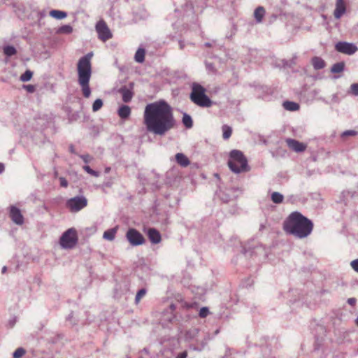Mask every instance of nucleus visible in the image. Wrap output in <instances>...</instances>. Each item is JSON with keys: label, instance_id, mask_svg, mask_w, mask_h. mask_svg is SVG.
I'll use <instances>...</instances> for the list:
<instances>
[{"label": "nucleus", "instance_id": "obj_1", "mask_svg": "<svg viewBox=\"0 0 358 358\" xmlns=\"http://www.w3.org/2000/svg\"><path fill=\"white\" fill-rule=\"evenodd\" d=\"M143 120L147 131L157 136L165 135L176 126L172 107L162 99L146 105Z\"/></svg>", "mask_w": 358, "mask_h": 358}, {"label": "nucleus", "instance_id": "obj_2", "mask_svg": "<svg viewBox=\"0 0 358 358\" xmlns=\"http://www.w3.org/2000/svg\"><path fill=\"white\" fill-rule=\"evenodd\" d=\"M283 230L295 238L303 239L313 231V222L298 211L292 212L283 222Z\"/></svg>", "mask_w": 358, "mask_h": 358}, {"label": "nucleus", "instance_id": "obj_3", "mask_svg": "<svg viewBox=\"0 0 358 358\" xmlns=\"http://www.w3.org/2000/svg\"><path fill=\"white\" fill-rule=\"evenodd\" d=\"M92 55V52L87 53L80 58L77 64L78 83L85 98H89L91 95L89 83L92 76L91 59Z\"/></svg>", "mask_w": 358, "mask_h": 358}, {"label": "nucleus", "instance_id": "obj_4", "mask_svg": "<svg viewBox=\"0 0 358 358\" xmlns=\"http://www.w3.org/2000/svg\"><path fill=\"white\" fill-rule=\"evenodd\" d=\"M228 166L234 173L246 172L250 170L246 157L243 152L238 150H233L230 152Z\"/></svg>", "mask_w": 358, "mask_h": 358}, {"label": "nucleus", "instance_id": "obj_5", "mask_svg": "<svg viewBox=\"0 0 358 358\" xmlns=\"http://www.w3.org/2000/svg\"><path fill=\"white\" fill-rule=\"evenodd\" d=\"M190 99L200 107L209 108L213 105V101L206 94V89L197 83H194L192 85Z\"/></svg>", "mask_w": 358, "mask_h": 358}, {"label": "nucleus", "instance_id": "obj_6", "mask_svg": "<svg viewBox=\"0 0 358 358\" xmlns=\"http://www.w3.org/2000/svg\"><path fill=\"white\" fill-rule=\"evenodd\" d=\"M175 8L174 15L176 17L181 16L182 20L186 22L194 20V10L189 3V0H173Z\"/></svg>", "mask_w": 358, "mask_h": 358}, {"label": "nucleus", "instance_id": "obj_7", "mask_svg": "<svg viewBox=\"0 0 358 358\" xmlns=\"http://www.w3.org/2000/svg\"><path fill=\"white\" fill-rule=\"evenodd\" d=\"M61 246L64 249H71L76 246L78 243L76 231L73 229H69L61 236L59 241Z\"/></svg>", "mask_w": 358, "mask_h": 358}, {"label": "nucleus", "instance_id": "obj_8", "mask_svg": "<svg viewBox=\"0 0 358 358\" xmlns=\"http://www.w3.org/2000/svg\"><path fill=\"white\" fill-rule=\"evenodd\" d=\"M87 205V199L84 196H77L66 201V207L71 212H78Z\"/></svg>", "mask_w": 358, "mask_h": 358}, {"label": "nucleus", "instance_id": "obj_9", "mask_svg": "<svg viewBox=\"0 0 358 358\" xmlns=\"http://www.w3.org/2000/svg\"><path fill=\"white\" fill-rule=\"evenodd\" d=\"M126 238L132 246H138L145 243L143 236L136 229L130 228L126 233Z\"/></svg>", "mask_w": 358, "mask_h": 358}, {"label": "nucleus", "instance_id": "obj_10", "mask_svg": "<svg viewBox=\"0 0 358 358\" xmlns=\"http://www.w3.org/2000/svg\"><path fill=\"white\" fill-rule=\"evenodd\" d=\"M96 31L98 34V37L100 40L105 42L112 38L113 35L103 20H99L95 26Z\"/></svg>", "mask_w": 358, "mask_h": 358}, {"label": "nucleus", "instance_id": "obj_11", "mask_svg": "<svg viewBox=\"0 0 358 358\" xmlns=\"http://www.w3.org/2000/svg\"><path fill=\"white\" fill-rule=\"evenodd\" d=\"M335 49L339 52L348 55H352L358 50V48L355 44L344 41H340L336 43Z\"/></svg>", "mask_w": 358, "mask_h": 358}, {"label": "nucleus", "instance_id": "obj_12", "mask_svg": "<svg viewBox=\"0 0 358 358\" xmlns=\"http://www.w3.org/2000/svg\"><path fill=\"white\" fill-rule=\"evenodd\" d=\"M134 83H130L129 86L123 85L119 90V93L122 95V101L125 103H129L132 99L134 96L133 92Z\"/></svg>", "mask_w": 358, "mask_h": 358}, {"label": "nucleus", "instance_id": "obj_13", "mask_svg": "<svg viewBox=\"0 0 358 358\" xmlns=\"http://www.w3.org/2000/svg\"><path fill=\"white\" fill-rule=\"evenodd\" d=\"M9 215L10 219L15 224L22 225L24 223L23 215H22L20 210L16 206H11L10 207Z\"/></svg>", "mask_w": 358, "mask_h": 358}, {"label": "nucleus", "instance_id": "obj_14", "mask_svg": "<svg viewBox=\"0 0 358 358\" xmlns=\"http://www.w3.org/2000/svg\"><path fill=\"white\" fill-rule=\"evenodd\" d=\"M286 143L288 147L296 152H301L306 148V145L295 139L287 138Z\"/></svg>", "mask_w": 358, "mask_h": 358}, {"label": "nucleus", "instance_id": "obj_15", "mask_svg": "<svg viewBox=\"0 0 358 358\" xmlns=\"http://www.w3.org/2000/svg\"><path fill=\"white\" fill-rule=\"evenodd\" d=\"M147 235L150 242L153 244H157L162 240L160 233L155 228H149L147 231Z\"/></svg>", "mask_w": 358, "mask_h": 358}, {"label": "nucleus", "instance_id": "obj_16", "mask_svg": "<svg viewBox=\"0 0 358 358\" xmlns=\"http://www.w3.org/2000/svg\"><path fill=\"white\" fill-rule=\"evenodd\" d=\"M345 4L344 0H336V8L334 10V17L336 19L341 17L345 13Z\"/></svg>", "mask_w": 358, "mask_h": 358}, {"label": "nucleus", "instance_id": "obj_17", "mask_svg": "<svg viewBox=\"0 0 358 358\" xmlns=\"http://www.w3.org/2000/svg\"><path fill=\"white\" fill-rule=\"evenodd\" d=\"M176 162L182 167H187L190 164L189 159L183 153H177L176 155Z\"/></svg>", "mask_w": 358, "mask_h": 358}, {"label": "nucleus", "instance_id": "obj_18", "mask_svg": "<svg viewBox=\"0 0 358 358\" xmlns=\"http://www.w3.org/2000/svg\"><path fill=\"white\" fill-rule=\"evenodd\" d=\"M117 114L122 119H127L131 114V108L129 106L122 105L117 110Z\"/></svg>", "mask_w": 358, "mask_h": 358}, {"label": "nucleus", "instance_id": "obj_19", "mask_svg": "<svg viewBox=\"0 0 358 358\" xmlns=\"http://www.w3.org/2000/svg\"><path fill=\"white\" fill-rule=\"evenodd\" d=\"M312 65L315 70H320L324 68L325 62L319 57H314L311 60Z\"/></svg>", "mask_w": 358, "mask_h": 358}, {"label": "nucleus", "instance_id": "obj_20", "mask_svg": "<svg viewBox=\"0 0 358 358\" xmlns=\"http://www.w3.org/2000/svg\"><path fill=\"white\" fill-rule=\"evenodd\" d=\"M265 9L262 6H258L254 12V17L257 23H260L262 22L263 17L265 15Z\"/></svg>", "mask_w": 358, "mask_h": 358}, {"label": "nucleus", "instance_id": "obj_21", "mask_svg": "<svg viewBox=\"0 0 358 358\" xmlns=\"http://www.w3.org/2000/svg\"><path fill=\"white\" fill-rule=\"evenodd\" d=\"M282 106L285 110L289 111H296L299 109V105L294 101H285Z\"/></svg>", "mask_w": 358, "mask_h": 358}, {"label": "nucleus", "instance_id": "obj_22", "mask_svg": "<svg viewBox=\"0 0 358 358\" xmlns=\"http://www.w3.org/2000/svg\"><path fill=\"white\" fill-rule=\"evenodd\" d=\"M116 232V228L108 229L103 232V238L107 241H112L115 239Z\"/></svg>", "mask_w": 358, "mask_h": 358}, {"label": "nucleus", "instance_id": "obj_23", "mask_svg": "<svg viewBox=\"0 0 358 358\" xmlns=\"http://www.w3.org/2000/svg\"><path fill=\"white\" fill-rule=\"evenodd\" d=\"M50 15L57 20H62L67 16V13L64 11L59 10H52L50 12Z\"/></svg>", "mask_w": 358, "mask_h": 358}, {"label": "nucleus", "instance_id": "obj_24", "mask_svg": "<svg viewBox=\"0 0 358 358\" xmlns=\"http://www.w3.org/2000/svg\"><path fill=\"white\" fill-rule=\"evenodd\" d=\"M145 51L143 48H138L135 53L134 59L138 63H143L145 60Z\"/></svg>", "mask_w": 358, "mask_h": 358}, {"label": "nucleus", "instance_id": "obj_25", "mask_svg": "<svg viewBox=\"0 0 358 358\" xmlns=\"http://www.w3.org/2000/svg\"><path fill=\"white\" fill-rule=\"evenodd\" d=\"M182 122L187 129H190L193 126V121L191 116L187 113H184L182 118Z\"/></svg>", "mask_w": 358, "mask_h": 358}, {"label": "nucleus", "instance_id": "obj_26", "mask_svg": "<svg viewBox=\"0 0 358 358\" xmlns=\"http://www.w3.org/2000/svg\"><path fill=\"white\" fill-rule=\"evenodd\" d=\"M284 196L278 192L271 194V200L274 203L279 204L283 201Z\"/></svg>", "mask_w": 358, "mask_h": 358}, {"label": "nucleus", "instance_id": "obj_27", "mask_svg": "<svg viewBox=\"0 0 358 358\" xmlns=\"http://www.w3.org/2000/svg\"><path fill=\"white\" fill-rule=\"evenodd\" d=\"M344 62H337L332 66L331 71L334 73H341L344 70Z\"/></svg>", "mask_w": 358, "mask_h": 358}, {"label": "nucleus", "instance_id": "obj_28", "mask_svg": "<svg viewBox=\"0 0 358 358\" xmlns=\"http://www.w3.org/2000/svg\"><path fill=\"white\" fill-rule=\"evenodd\" d=\"M222 133H223L222 134L223 138L225 140L229 138L232 134L231 128L229 126L224 124L222 127Z\"/></svg>", "mask_w": 358, "mask_h": 358}, {"label": "nucleus", "instance_id": "obj_29", "mask_svg": "<svg viewBox=\"0 0 358 358\" xmlns=\"http://www.w3.org/2000/svg\"><path fill=\"white\" fill-rule=\"evenodd\" d=\"M73 32V27L69 24H64L60 27L58 30V34H69Z\"/></svg>", "mask_w": 358, "mask_h": 358}, {"label": "nucleus", "instance_id": "obj_30", "mask_svg": "<svg viewBox=\"0 0 358 358\" xmlns=\"http://www.w3.org/2000/svg\"><path fill=\"white\" fill-rule=\"evenodd\" d=\"M3 52L8 57H11L16 54V49L12 45H6L3 48Z\"/></svg>", "mask_w": 358, "mask_h": 358}, {"label": "nucleus", "instance_id": "obj_31", "mask_svg": "<svg viewBox=\"0 0 358 358\" xmlns=\"http://www.w3.org/2000/svg\"><path fill=\"white\" fill-rule=\"evenodd\" d=\"M147 293V289L145 288H141L139 289L135 297V302L136 303H139V301L141 300L142 298H143Z\"/></svg>", "mask_w": 358, "mask_h": 358}, {"label": "nucleus", "instance_id": "obj_32", "mask_svg": "<svg viewBox=\"0 0 358 358\" xmlns=\"http://www.w3.org/2000/svg\"><path fill=\"white\" fill-rule=\"evenodd\" d=\"M33 72L30 70H27L23 74L20 76V80L22 82H27L32 78Z\"/></svg>", "mask_w": 358, "mask_h": 358}, {"label": "nucleus", "instance_id": "obj_33", "mask_svg": "<svg viewBox=\"0 0 358 358\" xmlns=\"http://www.w3.org/2000/svg\"><path fill=\"white\" fill-rule=\"evenodd\" d=\"M103 101L101 99H96L92 104V111L96 112L99 110L103 106Z\"/></svg>", "mask_w": 358, "mask_h": 358}, {"label": "nucleus", "instance_id": "obj_34", "mask_svg": "<svg viewBox=\"0 0 358 358\" xmlns=\"http://www.w3.org/2000/svg\"><path fill=\"white\" fill-rule=\"evenodd\" d=\"M358 132L355 130H346L341 134V137L343 139H345L346 137L354 136H356Z\"/></svg>", "mask_w": 358, "mask_h": 358}, {"label": "nucleus", "instance_id": "obj_35", "mask_svg": "<svg viewBox=\"0 0 358 358\" xmlns=\"http://www.w3.org/2000/svg\"><path fill=\"white\" fill-rule=\"evenodd\" d=\"M26 351L22 348H18L14 352H13V358H20L22 357Z\"/></svg>", "mask_w": 358, "mask_h": 358}, {"label": "nucleus", "instance_id": "obj_36", "mask_svg": "<svg viewBox=\"0 0 358 358\" xmlns=\"http://www.w3.org/2000/svg\"><path fill=\"white\" fill-rule=\"evenodd\" d=\"M83 169L88 173L89 174L94 176L98 177L99 176V173L98 171H96L93 169H92L88 165H85L83 166Z\"/></svg>", "mask_w": 358, "mask_h": 358}, {"label": "nucleus", "instance_id": "obj_37", "mask_svg": "<svg viewBox=\"0 0 358 358\" xmlns=\"http://www.w3.org/2000/svg\"><path fill=\"white\" fill-rule=\"evenodd\" d=\"M236 31H237L236 26L233 24L230 28V30L226 34V38H232L236 34Z\"/></svg>", "mask_w": 358, "mask_h": 358}, {"label": "nucleus", "instance_id": "obj_38", "mask_svg": "<svg viewBox=\"0 0 358 358\" xmlns=\"http://www.w3.org/2000/svg\"><path fill=\"white\" fill-rule=\"evenodd\" d=\"M199 331L197 329H194L192 330H189L186 334V338L192 339L196 336V335L198 334Z\"/></svg>", "mask_w": 358, "mask_h": 358}, {"label": "nucleus", "instance_id": "obj_39", "mask_svg": "<svg viewBox=\"0 0 358 358\" xmlns=\"http://www.w3.org/2000/svg\"><path fill=\"white\" fill-rule=\"evenodd\" d=\"M209 313V310L207 307H203L200 309L199 315L201 318L206 317Z\"/></svg>", "mask_w": 358, "mask_h": 358}, {"label": "nucleus", "instance_id": "obj_40", "mask_svg": "<svg viewBox=\"0 0 358 358\" xmlns=\"http://www.w3.org/2000/svg\"><path fill=\"white\" fill-rule=\"evenodd\" d=\"M47 15V13L45 10H38L36 13V17L40 22L43 18H44Z\"/></svg>", "mask_w": 358, "mask_h": 358}, {"label": "nucleus", "instance_id": "obj_41", "mask_svg": "<svg viewBox=\"0 0 358 358\" xmlns=\"http://www.w3.org/2000/svg\"><path fill=\"white\" fill-rule=\"evenodd\" d=\"M350 90L352 94L358 96V83L352 84Z\"/></svg>", "mask_w": 358, "mask_h": 358}, {"label": "nucleus", "instance_id": "obj_42", "mask_svg": "<svg viewBox=\"0 0 358 358\" xmlns=\"http://www.w3.org/2000/svg\"><path fill=\"white\" fill-rule=\"evenodd\" d=\"M24 88H25L26 90L29 93L34 92L36 90L35 86L32 85H24Z\"/></svg>", "mask_w": 358, "mask_h": 358}, {"label": "nucleus", "instance_id": "obj_43", "mask_svg": "<svg viewBox=\"0 0 358 358\" xmlns=\"http://www.w3.org/2000/svg\"><path fill=\"white\" fill-rule=\"evenodd\" d=\"M80 157L84 161L85 163L87 164L90 162L92 157L89 155H81Z\"/></svg>", "mask_w": 358, "mask_h": 358}, {"label": "nucleus", "instance_id": "obj_44", "mask_svg": "<svg viewBox=\"0 0 358 358\" xmlns=\"http://www.w3.org/2000/svg\"><path fill=\"white\" fill-rule=\"evenodd\" d=\"M59 181H60V185L62 187H68V181L66 180L65 178L64 177H60L59 178Z\"/></svg>", "mask_w": 358, "mask_h": 358}, {"label": "nucleus", "instance_id": "obj_45", "mask_svg": "<svg viewBox=\"0 0 358 358\" xmlns=\"http://www.w3.org/2000/svg\"><path fill=\"white\" fill-rule=\"evenodd\" d=\"M350 265L355 271L358 272V259L352 261Z\"/></svg>", "mask_w": 358, "mask_h": 358}, {"label": "nucleus", "instance_id": "obj_46", "mask_svg": "<svg viewBox=\"0 0 358 358\" xmlns=\"http://www.w3.org/2000/svg\"><path fill=\"white\" fill-rule=\"evenodd\" d=\"M206 69L211 71V72H215V66L214 65L212 64V63H206Z\"/></svg>", "mask_w": 358, "mask_h": 358}, {"label": "nucleus", "instance_id": "obj_47", "mask_svg": "<svg viewBox=\"0 0 358 358\" xmlns=\"http://www.w3.org/2000/svg\"><path fill=\"white\" fill-rule=\"evenodd\" d=\"M187 351H183L180 352L177 356L176 358H187Z\"/></svg>", "mask_w": 358, "mask_h": 358}, {"label": "nucleus", "instance_id": "obj_48", "mask_svg": "<svg viewBox=\"0 0 358 358\" xmlns=\"http://www.w3.org/2000/svg\"><path fill=\"white\" fill-rule=\"evenodd\" d=\"M356 299L355 298H349L348 299V303L350 305V306H354L356 303Z\"/></svg>", "mask_w": 358, "mask_h": 358}, {"label": "nucleus", "instance_id": "obj_49", "mask_svg": "<svg viewBox=\"0 0 358 358\" xmlns=\"http://www.w3.org/2000/svg\"><path fill=\"white\" fill-rule=\"evenodd\" d=\"M179 48L180 50H183L185 48V43L182 41H179Z\"/></svg>", "mask_w": 358, "mask_h": 358}, {"label": "nucleus", "instance_id": "obj_50", "mask_svg": "<svg viewBox=\"0 0 358 358\" xmlns=\"http://www.w3.org/2000/svg\"><path fill=\"white\" fill-rule=\"evenodd\" d=\"M4 171V165L3 164L0 162V174L3 173Z\"/></svg>", "mask_w": 358, "mask_h": 358}, {"label": "nucleus", "instance_id": "obj_51", "mask_svg": "<svg viewBox=\"0 0 358 358\" xmlns=\"http://www.w3.org/2000/svg\"><path fill=\"white\" fill-rule=\"evenodd\" d=\"M209 339H210V338H209V336H208L207 338H206L204 339V341H205L202 343V348H203V347H204V345L208 343V340H209Z\"/></svg>", "mask_w": 358, "mask_h": 358}, {"label": "nucleus", "instance_id": "obj_52", "mask_svg": "<svg viewBox=\"0 0 358 358\" xmlns=\"http://www.w3.org/2000/svg\"><path fill=\"white\" fill-rule=\"evenodd\" d=\"M141 354L143 355V354H145V355H148V350L147 348H144L141 352Z\"/></svg>", "mask_w": 358, "mask_h": 358}, {"label": "nucleus", "instance_id": "obj_53", "mask_svg": "<svg viewBox=\"0 0 358 358\" xmlns=\"http://www.w3.org/2000/svg\"><path fill=\"white\" fill-rule=\"evenodd\" d=\"M72 317H73V313H71V314H69V315H68V317H66V320H67L68 321H70V320H71V318H72Z\"/></svg>", "mask_w": 358, "mask_h": 358}, {"label": "nucleus", "instance_id": "obj_54", "mask_svg": "<svg viewBox=\"0 0 358 358\" xmlns=\"http://www.w3.org/2000/svg\"><path fill=\"white\" fill-rule=\"evenodd\" d=\"M7 271V267L6 266H3L1 269V273H5Z\"/></svg>", "mask_w": 358, "mask_h": 358}, {"label": "nucleus", "instance_id": "obj_55", "mask_svg": "<svg viewBox=\"0 0 358 358\" xmlns=\"http://www.w3.org/2000/svg\"><path fill=\"white\" fill-rule=\"evenodd\" d=\"M204 45L206 47H211L213 45L211 43L206 42V43H205Z\"/></svg>", "mask_w": 358, "mask_h": 358}, {"label": "nucleus", "instance_id": "obj_56", "mask_svg": "<svg viewBox=\"0 0 358 358\" xmlns=\"http://www.w3.org/2000/svg\"><path fill=\"white\" fill-rule=\"evenodd\" d=\"M169 308H170V309H171V310H175V308H176V306H175L174 304H171V305L169 306Z\"/></svg>", "mask_w": 358, "mask_h": 358}, {"label": "nucleus", "instance_id": "obj_57", "mask_svg": "<svg viewBox=\"0 0 358 358\" xmlns=\"http://www.w3.org/2000/svg\"><path fill=\"white\" fill-rule=\"evenodd\" d=\"M69 149H70V151H71V152H74V148H73V145H71V146H70V148H69Z\"/></svg>", "mask_w": 358, "mask_h": 358}, {"label": "nucleus", "instance_id": "obj_58", "mask_svg": "<svg viewBox=\"0 0 358 358\" xmlns=\"http://www.w3.org/2000/svg\"><path fill=\"white\" fill-rule=\"evenodd\" d=\"M221 199L224 202H227L229 201V198L228 199H224L223 196H222Z\"/></svg>", "mask_w": 358, "mask_h": 358}, {"label": "nucleus", "instance_id": "obj_59", "mask_svg": "<svg viewBox=\"0 0 358 358\" xmlns=\"http://www.w3.org/2000/svg\"><path fill=\"white\" fill-rule=\"evenodd\" d=\"M110 168H106V170H105V172L106 173H108L110 171Z\"/></svg>", "mask_w": 358, "mask_h": 358}, {"label": "nucleus", "instance_id": "obj_60", "mask_svg": "<svg viewBox=\"0 0 358 358\" xmlns=\"http://www.w3.org/2000/svg\"><path fill=\"white\" fill-rule=\"evenodd\" d=\"M248 252H249V251H246V250H245L244 254H245V255L246 257H247V255H248Z\"/></svg>", "mask_w": 358, "mask_h": 358}, {"label": "nucleus", "instance_id": "obj_61", "mask_svg": "<svg viewBox=\"0 0 358 358\" xmlns=\"http://www.w3.org/2000/svg\"><path fill=\"white\" fill-rule=\"evenodd\" d=\"M355 323H356L357 325H358V317L355 320Z\"/></svg>", "mask_w": 358, "mask_h": 358}, {"label": "nucleus", "instance_id": "obj_62", "mask_svg": "<svg viewBox=\"0 0 358 358\" xmlns=\"http://www.w3.org/2000/svg\"><path fill=\"white\" fill-rule=\"evenodd\" d=\"M176 24H177V22H174V23H173V26H176Z\"/></svg>", "mask_w": 358, "mask_h": 358}, {"label": "nucleus", "instance_id": "obj_63", "mask_svg": "<svg viewBox=\"0 0 358 358\" xmlns=\"http://www.w3.org/2000/svg\"><path fill=\"white\" fill-rule=\"evenodd\" d=\"M55 176H57V171H55Z\"/></svg>", "mask_w": 358, "mask_h": 358}, {"label": "nucleus", "instance_id": "obj_64", "mask_svg": "<svg viewBox=\"0 0 358 358\" xmlns=\"http://www.w3.org/2000/svg\"><path fill=\"white\" fill-rule=\"evenodd\" d=\"M138 358H143V355L141 354V355L139 356V357H138Z\"/></svg>", "mask_w": 358, "mask_h": 358}]
</instances>
